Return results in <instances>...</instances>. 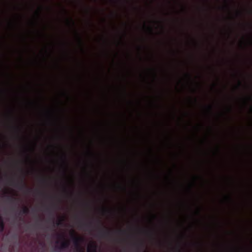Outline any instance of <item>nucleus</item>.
Instances as JSON below:
<instances>
[{
    "label": "nucleus",
    "mask_w": 252,
    "mask_h": 252,
    "mask_svg": "<svg viewBox=\"0 0 252 252\" xmlns=\"http://www.w3.org/2000/svg\"><path fill=\"white\" fill-rule=\"evenodd\" d=\"M189 89H187V112L186 116L187 120L186 123L187 129V179H186V233H187V241L186 247L187 252H189Z\"/></svg>",
    "instance_id": "1"
},
{
    "label": "nucleus",
    "mask_w": 252,
    "mask_h": 252,
    "mask_svg": "<svg viewBox=\"0 0 252 252\" xmlns=\"http://www.w3.org/2000/svg\"><path fill=\"white\" fill-rule=\"evenodd\" d=\"M71 236L73 239V243L75 246L76 252H84L81 246V243L83 241V238L81 237L76 236L75 232L72 231Z\"/></svg>",
    "instance_id": "2"
},
{
    "label": "nucleus",
    "mask_w": 252,
    "mask_h": 252,
    "mask_svg": "<svg viewBox=\"0 0 252 252\" xmlns=\"http://www.w3.org/2000/svg\"><path fill=\"white\" fill-rule=\"evenodd\" d=\"M10 185L18 188L20 190L26 189L28 192H31L32 191L31 189L27 188V187L24 182V178H22L20 181L17 183H15L13 181H11L10 182Z\"/></svg>",
    "instance_id": "3"
},
{
    "label": "nucleus",
    "mask_w": 252,
    "mask_h": 252,
    "mask_svg": "<svg viewBox=\"0 0 252 252\" xmlns=\"http://www.w3.org/2000/svg\"><path fill=\"white\" fill-rule=\"evenodd\" d=\"M57 236L59 238L63 239V241L61 243L60 246H56L57 249L60 250H64L68 249L70 246L69 241L66 240L64 235L63 234H58Z\"/></svg>",
    "instance_id": "4"
},
{
    "label": "nucleus",
    "mask_w": 252,
    "mask_h": 252,
    "mask_svg": "<svg viewBox=\"0 0 252 252\" xmlns=\"http://www.w3.org/2000/svg\"><path fill=\"white\" fill-rule=\"evenodd\" d=\"M105 227V229H101L98 231V235L102 238H106L110 235L111 232L107 228Z\"/></svg>",
    "instance_id": "5"
},
{
    "label": "nucleus",
    "mask_w": 252,
    "mask_h": 252,
    "mask_svg": "<svg viewBox=\"0 0 252 252\" xmlns=\"http://www.w3.org/2000/svg\"><path fill=\"white\" fill-rule=\"evenodd\" d=\"M96 250L97 246L95 244H93L90 246L88 249L87 252H97Z\"/></svg>",
    "instance_id": "6"
},
{
    "label": "nucleus",
    "mask_w": 252,
    "mask_h": 252,
    "mask_svg": "<svg viewBox=\"0 0 252 252\" xmlns=\"http://www.w3.org/2000/svg\"><path fill=\"white\" fill-rule=\"evenodd\" d=\"M29 213V209L27 207H24L21 211H20L19 215H27Z\"/></svg>",
    "instance_id": "7"
},
{
    "label": "nucleus",
    "mask_w": 252,
    "mask_h": 252,
    "mask_svg": "<svg viewBox=\"0 0 252 252\" xmlns=\"http://www.w3.org/2000/svg\"><path fill=\"white\" fill-rule=\"evenodd\" d=\"M4 228V223L2 219V217L0 215V232H3Z\"/></svg>",
    "instance_id": "8"
},
{
    "label": "nucleus",
    "mask_w": 252,
    "mask_h": 252,
    "mask_svg": "<svg viewBox=\"0 0 252 252\" xmlns=\"http://www.w3.org/2000/svg\"><path fill=\"white\" fill-rule=\"evenodd\" d=\"M92 222H90L89 223H85L84 222H81L80 224V228H83L85 227H90Z\"/></svg>",
    "instance_id": "9"
},
{
    "label": "nucleus",
    "mask_w": 252,
    "mask_h": 252,
    "mask_svg": "<svg viewBox=\"0 0 252 252\" xmlns=\"http://www.w3.org/2000/svg\"><path fill=\"white\" fill-rule=\"evenodd\" d=\"M7 199L10 201V202H13L14 201H16V200H17L18 199L16 198H15L14 197H12V196H8L7 197Z\"/></svg>",
    "instance_id": "10"
},
{
    "label": "nucleus",
    "mask_w": 252,
    "mask_h": 252,
    "mask_svg": "<svg viewBox=\"0 0 252 252\" xmlns=\"http://www.w3.org/2000/svg\"><path fill=\"white\" fill-rule=\"evenodd\" d=\"M62 222H63V220L62 219H59L56 222V224L57 226H59V225H60L62 224Z\"/></svg>",
    "instance_id": "11"
},
{
    "label": "nucleus",
    "mask_w": 252,
    "mask_h": 252,
    "mask_svg": "<svg viewBox=\"0 0 252 252\" xmlns=\"http://www.w3.org/2000/svg\"><path fill=\"white\" fill-rule=\"evenodd\" d=\"M67 22H68V23H69V24H70V23L71 22V23L72 25H73V26H74V25H75V23H74V21H73V20H72V19H71V20H70V21H69L68 20H67Z\"/></svg>",
    "instance_id": "12"
},
{
    "label": "nucleus",
    "mask_w": 252,
    "mask_h": 252,
    "mask_svg": "<svg viewBox=\"0 0 252 252\" xmlns=\"http://www.w3.org/2000/svg\"><path fill=\"white\" fill-rule=\"evenodd\" d=\"M118 232L119 233H122V234L126 233V231L124 230H122V229H119Z\"/></svg>",
    "instance_id": "13"
},
{
    "label": "nucleus",
    "mask_w": 252,
    "mask_h": 252,
    "mask_svg": "<svg viewBox=\"0 0 252 252\" xmlns=\"http://www.w3.org/2000/svg\"><path fill=\"white\" fill-rule=\"evenodd\" d=\"M78 40H79V43L81 44H82V39H81V38L80 36L79 35H78Z\"/></svg>",
    "instance_id": "14"
},
{
    "label": "nucleus",
    "mask_w": 252,
    "mask_h": 252,
    "mask_svg": "<svg viewBox=\"0 0 252 252\" xmlns=\"http://www.w3.org/2000/svg\"><path fill=\"white\" fill-rule=\"evenodd\" d=\"M148 29L151 33H153V29L151 27H149Z\"/></svg>",
    "instance_id": "15"
},
{
    "label": "nucleus",
    "mask_w": 252,
    "mask_h": 252,
    "mask_svg": "<svg viewBox=\"0 0 252 252\" xmlns=\"http://www.w3.org/2000/svg\"><path fill=\"white\" fill-rule=\"evenodd\" d=\"M135 245V246H142V245H143V243H138V244H136Z\"/></svg>",
    "instance_id": "16"
},
{
    "label": "nucleus",
    "mask_w": 252,
    "mask_h": 252,
    "mask_svg": "<svg viewBox=\"0 0 252 252\" xmlns=\"http://www.w3.org/2000/svg\"><path fill=\"white\" fill-rule=\"evenodd\" d=\"M98 222H99V223H100V224H101V225H102V223H101V221H100V220H98Z\"/></svg>",
    "instance_id": "17"
},
{
    "label": "nucleus",
    "mask_w": 252,
    "mask_h": 252,
    "mask_svg": "<svg viewBox=\"0 0 252 252\" xmlns=\"http://www.w3.org/2000/svg\"><path fill=\"white\" fill-rule=\"evenodd\" d=\"M42 181L45 182V179L44 178L42 179Z\"/></svg>",
    "instance_id": "18"
},
{
    "label": "nucleus",
    "mask_w": 252,
    "mask_h": 252,
    "mask_svg": "<svg viewBox=\"0 0 252 252\" xmlns=\"http://www.w3.org/2000/svg\"><path fill=\"white\" fill-rule=\"evenodd\" d=\"M64 161L65 162H66V159H65V157L64 158Z\"/></svg>",
    "instance_id": "19"
},
{
    "label": "nucleus",
    "mask_w": 252,
    "mask_h": 252,
    "mask_svg": "<svg viewBox=\"0 0 252 252\" xmlns=\"http://www.w3.org/2000/svg\"><path fill=\"white\" fill-rule=\"evenodd\" d=\"M63 11L65 12H66V11L65 9H63Z\"/></svg>",
    "instance_id": "20"
},
{
    "label": "nucleus",
    "mask_w": 252,
    "mask_h": 252,
    "mask_svg": "<svg viewBox=\"0 0 252 252\" xmlns=\"http://www.w3.org/2000/svg\"><path fill=\"white\" fill-rule=\"evenodd\" d=\"M20 220H23V219H22V218H20Z\"/></svg>",
    "instance_id": "21"
},
{
    "label": "nucleus",
    "mask_w": 252,
    "mask_h": 252,
    "mask_svg": "<svg viewBox=\"0 0 252 252\" xmlns=\"http://www.w3.org/2000/svg\"><path fill=\"white\" fill-rule=\"evenodd\" d=\"M58 243H59V241H57L56 242V244H58Z\"/></svg>",
    "instance_id": "22"
},
{
    "label": "nucleus",
    "mask_w": 252,
    "mask_h": 252,
    "mask_svg": "<svg viewBox=\"0 0 252 252\" xmlns=\"http://www.w3.org/2000/svg\"><path fill=\"white\" fill-rule=\"evenodd\" d=\"M2 179V178H1V177L0 176V179Z\"/></svg>",
    "instance_id": "23"
}]
</instances>
